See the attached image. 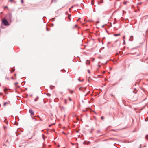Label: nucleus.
<instances>
[{
	"mask_svg": "<svg viewBox=\"0 0 148 148\" xmlns=\"http://www.w3.org/2000/svg\"><path fill=\"white\" fill-rule=\"evenodd\" d=\"M47 29V31H49V29H48L47 27V29Z\"/></svg>",
	"mask_w": 148,
	"mask_h": 148,
	"instance_id": "obj_21",
	"label": "nucleus"
},
{
	"mask_svg": "<svg viewBox=\"0 0 148 148\" xmlns=\"http://www.w3.org/2000/svg\"><path fill=\"white\" fill-rule=\"evenodd\" d=\"M14 69H13V70H12V72H14Z\"/></svg>",
	"mask_w": 148,
	"mask_h": 148,
	"instance_id": "obj_22",
	"label": "nucleus"
},
{
	"mask_svg": "<svg viewBox=\"0 0 148 148\" xmlns=\"http://www.w3.org/2000/svg\"><path fill=\"white\" fill-rule=\"evenodd\" d=\"M145 138L146 139H148V135H147L145 136Z\"/></svg>",
	"mask_w": 148,
	"mask_h": 148,
	"instance_id": "obj_8",
	"label": "nucleus"
},
{
	"mask_svg": "<svg viewBox=\"0 0 148 148\" xmlns=\"http://www.w3.org/2000/svg\"><path fill=\"white\" fill-rule=\"evenodd\" d=\"M83 81V79H82V81Z\"/></svg>",
	"mask_w": 148,
	"mask_h": 148,
	"instance_id": "obj_31",
	"label": "nucleus"
},
{
	"mask_svg": "<svg viewBox=\"0 0 148 148\" xmlns=\"http://www.w3.org/2000/svg\"><path fill=\"white\" fill-rule=\"evenodd\" d=\"M14 0H10V1L12 3L13 1Z\"/></svg>",
	"mask_w": 148,
	"mask_h": 148,
	"instance_id": "obj_12",
	"label": "nucleus"
},
{
	"mask_svg": "<svg viewBox=\"0 0 148 148\" xmlns=\"http://www.w3.org/2000/svg\"><path fill=\"white\" fill-rule=\"evenodd\" d=\"M133 37V36H130V40H131V41H132L133 40V39H132V38Z\"/></svg>",
	"mask_w": 148,
	"mask_h": 148,
	"instance_id": "obj_6",
	"label": "nucleus"
},
{
	"mask_svg": "<svg viewBox=\"0 0 148 148\" xmlns=\"http://www.w3.org/2000/svg\"><path fill=\"white\" fill-rule=\"evenodd\" d=\"M69 100L70 101H71V99L69 97Z\"/></svg>",
	"mask_w": 148,
	"mask_h": 148,
	"instance_id": "obj_13",
	"label": "nucleus"
},
{
	"mask_svg": "<svg viewBox=\"0 0 148 148\" xmlns=\"http://www.w3.org/2000/svg\"><path fill=\"white\" fill-rule=\"evenodd\" d=\"M38 97L37 98H36L34 100L35 101H36L37 100H38Z\"/></svg>",
	"mask_w": 148,
	"mask_h": 148,
	"instance_id": "obj_7",
	"label": "nucleus"
},
{
	"mask_svg": "<svg viewBox=\"0 0 148 148\" xmlns=\"http://www.w3.org/2000/svg\"><path fill=\"white\" fill-rule=\"evenodd\" d=\"M141 3H141V2H140V3H138V4H140Z\"/></svg>",
	"mask_w": 148,
	"mask_h": 148,
	"instance_id": "obj_23",
	"label": "nucleus"
},
{
	"mask_svg": "<svg viewBox=\"0 0 148 148\" xmlns=\"http://www.w3.org/2000/svg\"><path fill=\"white\" fill-rule=\"evenodd\" d=\"M79 89L80 91H82L83 92H84L85 90H86V88L80 87L79 88Z\"/></svg>",
	"mask_w": 148,
	"mask_h": 148,
	"instance_id": "obj_3",
	"label": "nucleus"
},
{
	"mask_svg": "<svg viewBox=\"0 0 148 148\" xmlns=\"http://www.w3.org/2000/svg\"><path fill=\"white\" fill-rule=\"evenodd\" d=\"M103 0H101V1H100V2L101 3H103Z\"/></svg>",
	"mask_w": 148,
	"mask_h": 148,
	"instance_id": "obj_18",
	"label": "nucleus"
},
{
	"mask_svg": "<svg viewBox=\"0 0 148 148\" xmlns=\"http://www.w3.org/2000/svg\"><path fill=\"white\" fill-rule=\"evenodd\" d=\"M88 62H86V64H88L89 63V62H88V60L87 61Z\"/></svg>",
	"mask_w": 148,
	"mask_h": 148,
	"instance_id": "obj_11",
	"label": "nucleus"
},
{
	"mask_svg": "<svg viewBox=\"0 0 148 148\" xmlns=\"http://www.w3.org/2000/svg\"><path fill=\"white\" fill-rule=\"evenodd\" d=\"M78 80H79V81H81L79 79H78Z\"/></svg>",
	"mask_w": 148,
	"mask_h": 148,
	"instance_id": "obj_26",
	"label": "nucleus"
},
{
	"mask_svg": "<svg viewBox=\"0 0 148 148\" xmlns=\"http://www.w3.org/2000/svg\"><path fill=\"white\" fill-rule=\"evenodd\" d=\"M65 103H67L66 100V99H65Z\"/></svg>",
	"mask_w": 148,
	"mask_h": 148,
	"instance_id": "obj_19",
	"label": "nucleus"
},
{
	"mask_svg": "<svg viewBox=\"0 0 148 148\" xmlns=\"http://www.w3.org/2000/svg\"><path fill=\"white\" fill-rule=\"evenodd\" d=\"M110 1V0H109V1Z\"/></svg>",
	"mask_w": 148,
	"mask_h": 148,
	"instance_id": "obj_33",
	"label": "nucleus"
},
{
	"mask_svg": "<svg viewBox=\"0 0 148 148\" xmlns=\"http://www.w3.org/2000/svg\"><path fill=\"white\" fill-rule=\"evenodd\" d=\"M124 4H126V3H124Z\"/></svg>",
	"mask_w": 148,
	"mask_h": 148,
	"instance_id": "obj_30",
	"label": "nucleus"
},
{
	"mask_svg": "<svg viewBox=\"0 0 148 148\" xmlns=\"http://www.w3.org/2000/svg\"><path fill=\"white\" fill-rule=\"evenodd\" d=\"M104 72H105V71H104L103 72V73H104Z\"/></svg>",
	"mask_w": 148,
	"mask_h": 148,
	"instance_id": "obj_32",
	"label": "nucleus"
},
{
	"mask_svg": "<svg viewBox=\"0 0 148 148\" xmlns=\"http://www.w3.org/2000/svg\"><path fill=\"white\" fill-rule=\"evenodd\" d=\"M18 83L17 82L15 83H14L15 85V86H16V85L18 84Z\"/></svg>",
	"mask_w": 148,
	"mask_h": 148,
	"instance_id": "obj_14",
	"label": "nucleus"
},
{
	"mask_svg": "<svg viewBox=\"0 0 148 148\" xmlns=\"http://www.w3.org/2000/svg\"><path fill=\"white\" fill-rule=\"evenodd\" d=\"M2 22L4 25L5 26L8 25V21L5 18H3L2 19Z\"/></svg>",
	"mask_w": 148,
	"mask_h": 148,
	"instance_id": "obj_1",
	"label": "nucleus"
},
{
	"mask_svg": "<svg viewBox=\"0 0 148 148\" xmlns=\"http://www.w3.org/2000/svg\"><path fill=\"white\" fill-rule=\"evenodd\" d=\"M1 94H2V93H0V95H1Z\"/></svg>",
	"mask_w": 148,
	"mask_h": 148,
	"instance_id": "obj_27",
	"label": "nucleus"
},
{
	"mask_svg": "<svg viewBox=\"0 0 148 148\" xmlns=\"http://www.w3.org/2000/svg\"><path fill=\"white\" fill-rule=\"evenodd\" d=\"M29 112L31 115H34V112L32 109H29Z\"/></svg>",
	"mask_w": 148,
	"mask_h": 148,
	"instance_id": "obj_2",
	"label": "nucleus"
},
{
	"mask_svg": "<svg viewBox=\"0 0 148 148\" xmlns=\"http://www.w3.org/2000/svg\"><path fill=\"white\" fill-rule=\"evenodd\" d=\"M99 21H98L97 22V23H99Z\"/></svg>",
	"mask_w": 148,
	"mask_h": 148,
	"instance_id": "obj_24",
	"label": "nucleus"
},
{
	"mask_svg": "<svg viewBox=\"0 0 148 148\" xmlns=\"http://www.w3.org/2000/svg\"><path fill=\"white\" fill-rule=\"evenodd\" d=\"M104 118L103 116H101V120H103L104 119Z\"/></svg>",
	"mask_w": 148,
	"mask_h": 148,
	"instance_id": "obj_10",
	"label": "nucleus"
},
{
	"mask_svg": "<svg viewBox=\"0 0 148 148\" xmlns=\"http://www.w3.org/2000/svg\"><path fill=\"white\" fill-rule=\"evenodd\" d=\"M71 16V14H70V15H68V18H69V19H70V16Z\"/></svg>",
	"mask_w": 148,
	"mask_h": 148,
	"instance_id": "obj_9",
	"label": "nucleus"
},
{
	"mask_svg": "<svg viewBox=\"0 0 148 148\" xmlns=\"http://www.w3.org/2000/svg\"><path fill=\"white\" fill-rule=\"evenodd\" d=\"M120 34H114V36H120Z\"/></svg>",
	"mask_w": 148,
	"mask_h": 148,
	"instance_id": "obj_4",
	"label": "nucleus"
},
{
	"mask_svg": "<svg viewBox=\"0 0 148 148\" xmlns=\"http://www.w3.org/2000/svg\"><path fill=\"white\" fill-rule=\"evenodd\" d=\"M77 25H76L75 26V27H77Z\"/></svg>",
	"mask_w": 148,
	"mask_h": 148,
	"instance_id": "obj_25",
	"label": "nucleus"
},
{
	"mask_svg": "<svg viewBox=\"0 0 148 148\" xmlns=\"http://www.w3.org/2000/svg\"><path fill=\"white\" fill-rule=\"evenodd\" d=\"M21 2L22 3H23V0H21Z\"/></svg>",
	"mask_w": 148,
	"mask_h": 148,
	"instance_id": "obj_17",
	"label": "nucleus"
},
{
	"mask_svg": "<svg viewBox=\"0 0 148 148\" xmlns=\"http://www.w3.org/2000/svg\"><path fill=\"white\" fill-rule=\"evenodd\" d=\"M4 8H8V7L7 6H5L4 7Z\"/></svg>",
	"mask_w": 148,
	"mask_h": 148,
	"instance_id": "obj_15",
	"label": "nucleus"
},
{
	"mask_svg": "<svg viewBox=\"0 0 148 148\" xmlns=\"http://www.w3.org/2000/svg\"><path fill=\"white\" fill-rule=\"evenodd\" d=\"M9 104V103L8 102H5L4 103L3 105L4 106H5L7 104Z\"/></svg>",
	"mask_w": 148,
	"mask_h": 148,
	"instance_id": "obj_5",
	"label": "nucleus"
},
{
	"mask_svg": "<svg viewBox=\"0 0 148 148\" xmlns=\"http://www.w3.org/2000/svg\"><path fill=\"white\" fill-rule=\"evenodd\" d=\"M88 72L89 73H90V71L89 70H88Z\"/></svg>",
	"mask_w": 148,
	"mask_h": 148,
	"instance_id": "obj_16",
	"label": "nucleus"
},
{
	"mask_svg": "<svg viewBox=\"0 0 148 148\" xmlns=\"http://www.w3.org/2000/svg\"><path fill=\"white\" fill-rule=\"evenodd\" d=\"M7 79H8V77H7Z\"/></svg>",
	"mask_w": 148,
	"mask_h": 148,
	"instance_id": "obj_28",
	"label": "nucleus"
},
{
	"mask_svg": "<svg viewBox=\"0 0 148 148\" xmlns=\"http://www.w3.org/2000/svg\"><path fill=\"white\" fill-rule=\"evenodd\" d=\"M125 36H123V39H125Z\"/></svg>",
	"mask_w": 148,
	"mask_h": 148,
	"instance_id": "obj_20",
	"label": "nucleus"
},
{
	"mask_svg": "<svg viewBox=\"0 0 148 148\" xmlns=\"http://www.w3.org/2000/svg\"><path fill=\"white\" fill-rule=\"evenodd\" d=\"M12 79H13V77H12Z\"/></svg>",
	"mask_w": 148,
	"mask_h": 148,
	"instance_id": "obj_29",
	"label": "nucleus"
}]
</instances>
